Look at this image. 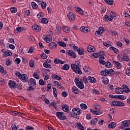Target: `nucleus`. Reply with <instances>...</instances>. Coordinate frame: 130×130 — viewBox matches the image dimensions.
I'll return each mask as SVG.
<instances>
[{
    "instance_id": "obj_32",
    "label": "nucleus",
    "mask_w": 130,
    "mask_h": 130,
    "mask_svg": "<svg viewBox=\"0 0 130 130\" xmlns=\"http://www.w3.org/2000/svg\"><path fill=\"white\" fill-rule=\"evenodd\" d=\"M77 127L79 128V129L80 130H84V129L85 128V127H83V126L82 125V124H81V123L78 122L77 123Z\"/></svg>"
},
{
    "instance_id": "obj_55",
    "label": "nucleus",
    "mask_w": 130,
    "mask_h": 130,
    "mask_svg": "<svg viewBox=\"0 0 130 130\" xmlns=\"http://www.w3.org/2000/svg\"><path fill=\"white\" fill-rule=\"evenodd\" d=\"M10 11L11 13H13V14H15V13H16L17 10L16 8H12L10 9Z\"/></svg>"
},
{
    "instance_id": "obj_7",
    "label": "nucleus",
    "mask_w": 130,
    "mask_h": 130,
    "mask_svg": "<svg viewBox=\"0 0 130 130\" xmlns=\"http://www.w3.org/2000/svg\"><path fill=\"white\" fill-rule=\"evenodd\" d=\"M73 113L76 115H80L82 113V110L80 108H74L72 109Z\"/></svg>"
},
{
    "instance_id": "obj_44",
    "label": "nucleus",
    "mask_w": 130,
    "mask_h": 130,
    "mask_svg": "<svg viewBox=\"0 0 130 130\" xmlns=\"http://www.w3.org/2000/svg\"><path fill=\"white\" fill-rule=\"evenodd\" d=\"M117 98H118V99H120L121 100H124L125 99H126V97L122 95H117Z\"/></svg>"
},
{
    "instance_id": "obj_19",
    "label": "nucleus",
    "mask_w": 130,
    "mask_h": 130,
    "mask_svg": "<svg viewBox=\"0 0 130 130\" xmlns=\"http://www.w3.org/2000/svg\"><path fill=\"white\" fill-rule=\"evenodd\" d=\"M110 74V72H109L108 70H105L104 71H101V74L102 76H108Z\"/></svg>"
},
{
    "instance_id": "obj_9",
    "label": "nucleus",
    "mask_w": 130,
    "mask_h": 130,
    "mask_svg": "<svg viewBox=\"0 0 130 130\" xmlns=\"http://www.w3.org/2000/svg\"><path fill=\"white\" fill-rule=\"evenodd\" d=\"M61 107H62V110H63V111H64V112H69V111H70V107H69V106H68V105L64 104H62L61 105Z\"/></svg>"
},
{
    "instance_id": "obj_45",
    "label": "nucleus",
    "mask_w": 130,
    "mask_h": 130,
    "mask_svg": "<svg viewBox=\"0 0 130 130\" xmlns=\"http://www.w3.org/2000/svg\"><path fill=\"white\" fill-rule=\"evenodd\" d=\"M62 28H63V31H64V32H66V33H69V32H70V28L67 27V26H63Z\"/></svg>"
},
{
    "instance_id": "obj_34",
    "label": "nucleus",
    "mask_w": 130,
    "mask_h": 130,
    "mask_svg": "<svg viewBox=\"0 0 130 130\" xmlns=\"http://www.w3.org/2000/svg\"><path fill=\"white\" fill-rule=\"evenodd\" d=\"M31 7L34 10H37V9L38 8V5H37L35 2H32L31 3Z\"/></svg>"
},
{
    "instance_id": "obj_6",
    "label": "nucleus",
    "mask_w": 130,
    "mask_h": 130,
    "mask_svg": "<svg viewBox=\"0 0 130 130\" xmlns=\"http://www.w3.org/2000/svg\"><path fill=\"white\" fill-rule=\"evenodd\" d=\"M67 17L71 22H74L76 20V16L73 12H70L67 15Z\"/></svg>"
},
{
    "instance_id": "obj_42",
    "label": "nucleus",
    "mask_w": 130,
    "mask_h": 130,
    "mask_svg": "<svg viewBox=\"0 0 130 130\" xmlns=\"http://www.w3.org/2000/svg\"><path fill=\"white\" fill-rule=\"evenodd\" d=\"M83 70L85 73H90V69L88 66H85L83 67Z\"/></svg>"
},
{
    "instance_id": "obj_43",
    "label": "nucleus",
    "mask_w": 130,
    "mask_h": 130,
    "mask_svg": "<svg viewBox=\"0 0 130 130\" xmlns=\"http://www.w3.org/2000/svg\"><path fill=\"white\" fill-rule=\"evenodd\" d=\"M43 66H44V68H46L47 69L48 68L49 69H51V67H50V64H48L47 63V62H45L43 63Z\"/></svg>"
},
{
    "instance_id": "obj_33",
    "label": "nucleus",
    "mask_w": 130,
    "mask_h": 130,
    "mask_svg": "<svg viewBox=\"0 0 130 130\" xmlns=\"http://www.w3.org/2000/svg\"><path fill=\"white\" fill-rule=\"evenodd\" d=\"M58 45L59 46H61L62 47H67V44L64 43V42H57Z\"/></svg>"
},
{
    "instance_id": "obj_56",
    "label": "nucleus",
    "mask_w": 130,
    "mask_h": 130,
    "mask_svg": "<svg viewBox=\"0 0 130 130\" xmlns=\"http://www.w3.org/2000/svg\"><path fill=\"white\" fill-rule=\"evenodd\" d=\"M41 8L43 9H44L45 8H46V3H45L44 2H42L41 3Z\"/></svg>"
},
{
    "instance_id": "obj_62",
    "label": "nucleus",
    "mask_w": 130,
    "mask_h": 130,
    "mask_svg": "<svg viewBox=\"0 0 130 130\" xmlns=\"http://www.w3.org/2000/svg\"><path fill=\"white\" fill-rule=\"evenodd\" d=\"M29 67L30 68H33L34 67V61L32 60H30L29 61Z\"/></svg>"
},
{
    "instance_id": "obj_24",
    "label": "nucleus",
    "mask_w": 130,
    "mask_h": 130,
    "mask_svg": "<svg viewBox=\"0 0 130 130\" xmlns=\"http://www.w3.org/2000/svg\"><path fill=\"white\" fill-rule=\"evenodd\" d=\"M108 126L109 128H114V127L116 126V124L114 122H111V123L108 125Z\"/></svg>"
},
{
    "instance_id": "obj_57",
    "label": "nucleus",
    "mask_w": 130,
    "mask_h": 130,
    "mask_svg": "<svg viewBox=\"0 0 130 130\" xmlns=\"http://www.w3.org/2000/svg\"><path fill=\"white\" fill-rule=\"evenodd\" d=\"M106 64V68H111L112 67V64H111V63H110L109 61H107Z\"/></svg>"
},
{
    "instance_id": "obj_1",
    "label": "nucleus",
    "mask_w": 130,
    "mask_h": 130,
    "mask_svg": "<svg viewBox=\"0 0 130 130\" xmlns=\"http://www.w3.org/2000/svg\"><path fill=\"white\" fill-rule=\"evenodd\" d=\"M71 69H72L73 71L76 73V74H78V75H82L83 72H82V70H81V64H80V61H76L75 64H71Z\"/></svg>"
},
{
    "instance_id": "obj_59",
    "label": "nucleus",
    "mask_w": 130,
    "mask_h": 130,
    "mask_svg": "<svg viewBox=\"0 0 130 130\" xmlns=\"http://www.w3.org/2000/svg\"><path fill=\"white\" fill-rule=\"evenodd\" d=\"M42 58L43 59H46L47 58V55H46L45 53H43L41 55Z\"/></svg>"
},
{
    "instance_id": "obj_36",
    "label": "nucleus",
    "mask_w": 130,
    "mask_h": 130,
    "mask_svg": "<svg viewBox=\"0 0 130 130\" xmlns=\"http://www.w3.org/2000/svg\"><path fill=\"white\" fill-rule=\"evenodd\" d=\"M123 59L124 60V61H130V59L128 58V56H127L126 55L124 54L123 55Z\"/></svg>"
},
{
    "instance_id": "obj_20",
    "label": "nucleus",
    "mask_w": 130,
    "mask_h": 130,
    "mask_svg": "<svg viewBox=\"0 0 130 130\" xmlns=\"http://www.w3.org/2000/svg\"><path fill=\"white\" fill-rule=\"evenodd\" d=\"M80 30L81 32H83V33H88V32H89V30L88 29V28H87V27L85 26L81 27L80 28Z\"/></svg>"
},
{
    "instance_id": "obj_22",
    "label": "nucleus",
    "mask_w": 130,
    "mask_h": 130,
    "mask_svg": "<svg viewBox=\"0 0 130 130\" xmlns=\"http://www.w3.org/2000/svg\"><path fill=\"white\" fill-rule=\"evenodd\" d=\"M113 63H114V64H115V66H116L117 69H118V70H119L121 68V64L116 61H113Z\"/></svg>"
},
{
    "instance_id": "obj_5",
    "label": "nucleus",
    "mask_w": 130,
    "mask_h": 130,
    "mask_svg": "<svg viewBox=\"0 0 130 130\" xmlns=\"http://www.w3.org/2000/svg\"><path fill=\"white\" fill-rule=\"evenodd\" d=\"M122 125L120 127L121 128H124L125 127H128L130 125V120H124L121 122Z\"/></svg>"
},
{
    "instance_id": "obj_10",
    "label": "nucleus",
    "mask_w": 130,
    "mask_h": 130,
    "mask_svg": "<svg viewBox=\"0 0 130 130\" xmlns=\"http://www.w3.org/2000/svg\"><path fill=\"white\" fill-rule=\"evenodd\" d=\"M67 53L69 56L73 57V58H76V57H77V56H76V54L73 51L67 50Z\"/></svg>"
},
{
    "instance_id": "obj_47",
    "label": "nucleus",
    "mask_w": 130,
    "mask_h": 130,
    "mask_svg": "<svg viewBox=\"0 0 130 130\" xmlns=\"http://www.w3.org/2000/svg\"><path fill=\"white\" fill-rule=\"evenodd\" d=\"M53 95L54 97L55 98L57 97V94H56V93H57V90H56V88L54 87L53 88Z\"/></svg>"
},
{
    "instance_id": "obj_14",
    "label": "nucleus",
    "mask_w": 130,
    "mask_h": 130,
    "mask_svg": "<svg viewBox=\"0 0 130 130\" xmlns=\"http://www.w3.org/2000/svg\"><path fill=\"white\" fill-rule=\"evenodd\" d=\"M32 28L36 32H39V31L41 30V28L39 25H36L35 24L32 26Z\"/></svg>"
},
{
    "instance_id": "obj_54",
    "label": "nucleus",
    "mask_w": 130,
    "mask_h": 130,
    "mask_svg": "<svg viewBox=\"0 0 130 130\" xmlns=\"http://www.w3.org/2000/svg\"><path fill=\"white\" fill-rule=\"evenodd\" d=\"M33 76L35 79H37V80H39V79H40L39 75L37 73H34Z\"/></svg>"
},
{
    "instance_id": "obj_25",
    "label": "nucleus",
    "mask_w": 130,
    "mask_h": 130,
    "mask_svg": "<svg viewBox=\"0 0 130 130\" xmlns=\"http://www.w3.org/2000/svg\"><path fill=\"white\" fill-rule=\"evenodd\" d=\"M57 45H56V43L54 42H52L49 44V46L50 48H56V46Z\"/></svg>"
},
{
    "instance_id": "obj_46",
    "label": "nucleus",
    "mask_w": 130,
    "mask_h": 130,
    "mask_svg": "<svg viewBox=\"0 0 130 130\" xmlns=\"http://www.w3.org/2000/svg\"><path fill=\"white\" fill-rule=\"evenodd\" d=\"M41 23H43V24H47V23H48V20L46 18H42Z\"/></svg>"
},
{
    "instance_id": "obj_49",
    "label": "nucleus",
    "mask_w": 130,
    "mask_h": 130,
    "mask_svg": "<svg viewBox=\"0 0 130 130\" xmlns=\"http://www.w3.org/2000/svg\"><path fill=\"white\" fill-rule=\"evenodd\" d=\"M60 26H58L56 27V33L57 34H59V33H60Z\"/></svg>"
},
{
    "instance_id": "obj_48",
    "label": "nucleus",
    "mask_w": 130,
    "mask_h": 130,
    "mask_svg": "<svg viewBox=\"0 0 130 130\" xmlns=\"http://www.w3.org/2000/svg\"><path fill=\"white\" fill-rule=\"evenodd\" d=\"M110 49H111V50H113L115 53H117V52H118V50L114 48V47H110Z\"/></svg>"
},
{
    "instance_id": "obj_38",
    "label": "nucleus",
    "mask_w": 130,
    "mask_h": 130,
    "mask_svg": "<svg viewBox=\"0 0 130 130\" xmlns=\"http://www.w3.org/2000/svg\"><path fill=\"white\" fill-rule=\"evenodd\" d=\"M99 119L98 118H94L90 122V124H96L97 121H99Z\"/></svg>"
},
{
    "instance_id": "obj_40",
    "label": "nucleus",
    "mask_w": 130,
    "mask_h": 130,
    "mask_svg": "<svg viewBox=\"0 0 130 130\" xmlns=\"http://www.w3.org/2000/svg\"><path fill=\"white\" fill-rule=\"evenodd\" d=\"M99 30H100V31L101 32V34L102 33H104V32H105V31H106V29H105V27H101V26L99 28Z\"/></svg>"
},
{
    "instance_id": "obj_61",
    "label": "nucleus",
    "mask_w": 130,
    "mask_h": 130,
    "mask_svg": "<svg viewBox=\"0 0 130 130\" xmlns=\"http://www.w3.org/2000/svg\"><path fill=\"white\" fill-rule=\"evenodd\" d=\"M99 61L100 63H101V64L104 65V64H105V63H106V62L105 60H103L101 59H99Z\"/></svg>"
},
{
    "instance_id": "obj_8",
    "label": "nucleus",
    "mask_w": 130,
    "mask_h": 130,
    "mask_svg": "<svg viewBox=\"0 0 130 130\" xmlns=\"http://www.w3.org/2000/svg\"><path fill=\"white\" fill-rule=\"evenodd\" d=\"M20 80L23 82V83H26L28 80V76L26 74H21V76L19 77Z\"/></svg>"
},
{
    "instance_id": "obj_18",
    "label": "nucleus",
    "mask_w": 130,
    "mask_h": 130,
    "mask_svg": "<svg viewBox=\"0 0 130 130\" xmlns=\"http://www.w3.org/2000/svg\"><path fill=\"white\" fill-rule=\"evenodd\" d=\"M72 91L75 94H79V93H80V91H79V89L76 86L72 87Z\"/></svg>"
},
{
    "instance_id": "obj_26",
    "label": "nucleus",
    "mask_w": 130,
    "mask_h": 130,
    "mask_svg": "<svg viewBox=\"0 0 130 130\" xmlns=\"http://www.w3.org/2000/svg\"><path fill=\"white\" fill-rule=\"evenodd\" d=\"M24 30V28L22 27H17L15 29V32L16 33H20V32L23 31Z\"/></svg>"
},
{
    "instance_id": "obj_2",
    "label": "nucleus",
    "mask_w": 130,
    "mask_h": 130,
    "mask_svg": "<svg viewBox=\"0 0 130 130\" xmlns=\"http://www.w3.org/2000/svg\"><path fill=\"white\" fill-rule=\"evenodd\" d=\"M74 82L78 88L81 89H84V83H83V81H81V80L80 81L79 78H75Z\"/></svg>"
},
{
    "instance_id": "obj_16",
    "label": "nucleus",
    "mask_w": 130,
    "mask_h": 130,
    "mask_svg": "<svg viewBox=\"0 0 130 130\" xmlns=\"http://www.w3.org/2000/svg\"><path fill=\"white\" fill-rule=\"evenodd\" d=\"M28 85L29 86L31 85V84H33L34 86H36V80L34 79V78H30V80L28 82Z\"/></svg>"
},
{
    "instance_id": "obj_60",
    "label": "nucleus",
    "mask_w": 130,
    "mask_h": 130,
    "mask_svg": "<svg viewBox=\"0 0 130 130\" xmlns=\"http://www.w3.org/2000/svg\"><path fill=\"white\" fill-rule=\"evenodd\" d=\"M25 130H34V127L30 126H27L25 127Z\"/></svg>"
},
{
    "instance_id": "obj_39",
    "label": "nucleus",
    "mask_w": 130,
    "mask_h": 130,
    "mask_svg": "<svg viewBox=\"0 0 130 130\" xmlns=\"http://www.w3.org/2000/svg\"><path fill=\"white\" fill-rule=\"evenodd\" d=\"M80 106L81 109L86 110L87 108H88V107L85 104H81Z\"/></svg>"
},
{
    "instance_id": "obj_37",
    "label": "nucleus",
    "mask_w": 130,
    "mask_h": 130,
    "mask_svg": "<svg viewBox=\"0 0 130 130\" xmlns=\"http://www.w3.org/2000/svg\"><path fill=\"white\" fill-rule=\"evenodd\" d=\"M105 2L107 5H110L111 6H112L114 3L113 0H105Z\"/></svg>"
},
{
    "instance_id": "obj_58",
    "label": "nucleus",
    "mask_w": 130,
    "mask_h": 130,
    "mask_svg": "<svg viewBox=\"0 0 130 130\" xmlns=\"http://www.w3.org/2000/svg\"><path fill=\"white\" fill-rule=\"evenodd\" d=\"M13 53H12V52H6L5 53V56H11V55H12Z\"/></svg>"
},
{
    "instance_id": "obj_27",
    "label": "nucleus",
    "mask_w": 130,
    "mask_h": 130,
    "mask_svg": "<svg viewBox=\"0 0 130 130\" xmlns=\"http://www.w3.org/2000/svg\"><path fill=\"white\" fill-rule=\"evenodd\" d=\"M102 79H103V83L105 85H107L108 84V83H109V80H108V78H107V77H103Z\"/></svg>"
},
{
    "instance_id": "obj_29",
    "label": "nucleus",
    "mask_w": 130,
    "mask_h": 130,
    "mask_svg": "<svg viewBox=\"0 0 130 130\" xmlns=\"http://www.w3.org/2000/svg\"><path fill=\"white\" fill-rule=\"evenodd\" d=\"M75 9H76V12L79 13V14H80L81 15H83V10H82V9H81V8L76 7Z\"/></svg>"
},
{
    "instance_id": "obj_35",
    "label": "nucleus",
    "mask_w": 130,
    "mask_h": 130,
    "mask_svg": "<svg viewBox=\"0 0 130 130\" xmlns=\"http://www.w3.org/2000/svg\"><path fill=\"white\" fill-rule=\"evenodd\" d=\"M0 72L2 74H4V75H7V71L5 70V69L4 67H2V66L0 65Z\"/></svg>"
},
{
    "instance_id": "obj_28",
    "label": "nucleus",
    "mask_w": 130,
    "mask_h": 130,
    "mask_svg": "<svg viewBox=\"0 0 130 130\" xmlns=\"http://www.w3.org/2000/svg\"><path fill=\"white\" fill-rule=\"evenodd\" d=\"M61 69L63 70L64 71H68V70H70V65L65 64L63 67H61Z\"/></svg>"
},
{
    "instance_id": "obj_51",
    "label": "nucleus",
    "mask_w": 130,
    "mask_h": 130,
    "mask_svg": "<svg viewBox=\"0 0 130 130\" xmlns=\"http://www.w3.org/2000/svg\"><path fill=\"white\" fill-rule=\"evenodd\" d=\"M44 16V14L42 12H40L38 15L37 17L39 18V19H40V18H43Z\"/></svg>"
},
{
    "instance_id": "obj_3",
    "label": "nucleus",
    "mask_w": 130,
    "mask_h": 130,
    "mask_svg": "<svg viewBox=\"0 0 130 130\" xmlns=\"http://www.w3.org/2000/svg\"><path fill=\"white\" fill-rule=\"evenodd\" d=\"M56 115L60 120H64L67 119V116L63 115V112H57L56 113Z\"/></svg>"
},
{
    "instance_id": "obj_13",
    "label": "nucleus",
    "mask_w": 130,
    "mask_h": 130,
    "mask_svg": "<svg viewBox=\"0 0 130 130\" xmlns=\"http://www.w3.org/2000/svg\"><path fill=\"white\" fill-rule=\"evenodd\" d=\"M9 85L10 88L12 89H15L16 88V82L13 81H10V83H9Z\"/></svg>"
},
{
    "instance_id": "obj_31",
    "label": "nucleus",
    "mask_w": 130,
    "mask_h": 130,
    "mask_svg": "<svg viewBox=\"0 0 130 130\" xmlns=\"http://www.w3.org/2000/svg\"><path fill=\"white\" fill-rule=\"evenodd\" d=\"M52 79L54 80H61V77H59L58 76L56 75V74H53L51 76Z\"/></svg>"
},
{
    "instance_id": "obj_64",
    "label": "nucleus",
    "mask_w": 130,
    "mask_h": 130,
    "mask_svg": "<svg viewBox=\"0 0 130 130\" xmlns=\"http://www.w3.org/2000/svg\"><path fill=\"white\" fill-rule=\"evenodd\" d=\"M11 127H12V129H13V130L18 129V128L17 127V126L15 124L12 125Z\"/></svg>"
},
{
    "instance_id": "obj_53",
    "label": "nucleus",
    "mask_w": 130,
    "mask_h": 130,
    "mask_svg": "<svg viewBox=\"0 0 130 130\" xmlns=\"http://www.w3.org/2000/svg\"><path fill=\"white\" fill-rule=\"evenodd\" d=\"M110 15L112 16V17H113V19H114V20H116V15L112 11L111 12Z\"/></svg>"
},
{
    "instance_id": "obj_50",
    "label": "nucleus",
    "mask_w": 130,
    "mask_h": 130,
    "mask_svg": "<svg viewBox=\"0 0 130 130\" xmlns=\"http://www.w3.org/2000/svg\"><path fill=\"white\" fill-rule=\"evenodd\" d=\"M77 52L78 54H79L80 55H82V54H84V51H83V50H81V49H78Z\"/></svg>"
},
{
    "instance_id": "obj_17",
    "label": "nucleus",
    "mask_w": 130,
    "mask_h": 130,
    "mask_svg": "<svg viewBox=\"0 0 130 130\" xmlns=\"http://www.w3.org/2000/svg\"><path fill=\"white\" fill-rule=\"evenodd\" d=\"M88 52H93L95 50V48L93 46H88L87 48Z\"/></svg>"
},
{
    "instance_id": "obj_52",
    "label": "nucleus",
    "mask_w": 130,
    "mask_h": 130,
    "mask_svg": "<svg viewBox=\"0 0 130 130\" xmlns=\"http://www.w3.org/2000/svg\"><path fill=\"white\" fill-rule=\"evenodd\" d=\"M39 83L40 86H43V85H45L46 84L45 81H43L42 79L40 80Z\"/></svg>"
},
{
    "instance_id": "obj_4",
    "label": "nucleus",
    "mask_w": 130,
    "mask_h": 130,
    "mask_svg": "<svg viewBox=\"0 0 130 130\" xmlns=\"http://www.w3.org/2000/svg\"><path fill=\"white\" fill-rule=\"evenodd\" d=\"M111 105L112 106L121 107V106H124V103L121 102L117 101H114L112 102Z\"/></svg>"
},
{
    "instance_id": "obj_41",
    "label": "nucleus",
    "mask_w": 130,
    "mask_h": 130,
    "mask_svg": "<svg viewBox=\"0 0 130 130\" xmlns=\"http://www.w3.org/2000/svg\"><path fill=\"white\" fill-rule=\"evenodd\" d=\"M92 56H94V58H98L100 56V53H93Z\"/></svg>"
},
{
    "instance_id": "obj_30",
    "label": "nucleus",
    "mask_w": 130,
    "mask_h": 130,
    "mask_svg": "<svg viewBox=\"0 0 130 130\" xmlns=\"http://www.w3.org/2000/svg\"><path fill=\"white\" fill-rule=\"evenodd\" d=\"M82 82H84V84H87V83H89V80H88V77L84 76L82 79L80 80Z\"/></svg>"
},
{
    "instance_id": "obj_23",
    "label": "nucleus",
    "mask_w": 130,
    "mask_h": 130,
    "mask_svg": "<svg viewBox=\"0 0 130 130\" xmlns=\"http://www.w3.org/2000/svg\"><path fill=\"white\" fill-rule=\"evenodd\" d=\"M123 90H124V92H125V93H129L130 92L129 89L126 85H123Z\"/></svg>"
},
{
    "instance_id": "obj_11",
    "label": "nucleus",
    "mask_w": 130,
    "mask_h": 130,
    "mask_svg": "<svg viewBox=\"0 0 130 130\" xmlns=\"http://www.w3.org/2000/svg\"><path fill=\"white\" fill-rule=\"evenodd\" d=\"M115 92L117 94H122L124 92V90L122 88L118 87L115 89Z\"/></svg>"
},
{
    "instance_id": "obj_15",
    "label": "nucleus",
    "mask_w": 130,
    "mask_h": 130,
    "mask_svg": "<svg viewBox=\"0 0 130 130\" xmlns=\"http://www.w3.org/2000/svg\"><path fill=\"white\" fill-rule=\"evenodd\" d=\"M88 81L89 83H96V81L95 78L90 76L88 77Z\"/></svg>"
},
{
    "instance_id": "obj_63",
    "label": "nucleus",
    "mask_w": 130,
    "mask_h": 130,
    "mask_svg": "<svg viewBox=\"0 0 130 130\" xmlns=\"http://www.w3.org/2000/svg\"><path fill=\"white\" fill-rule=\"evenodd\" d=\"M126 74L127 76H130V67L127 69L126 71Z\"/></svg>"
},
{
    "instance_id": "obj_21",
    "label": "nucleus",
    "mask_w": 130,
    "mask_h": 130,
    "mask_svg": "<svg viewBox=\"0 0 130 130\" xmlns=\"http://www.w3.org/2000/svg\"><path fill=\"white\" fill-rule=\"evenodd\" d=\"M54 63H60L61 64H63L64 63V61H62L61 60L57 58H55L54 60Z\"/></svg>"
},
{
    "instance_id": "obj_12",
    "label": "nucleus",
    "mask_w": 130,
    "mask_h": 130,
    "mask_svg": "<svg viewBox=\"0 0 130 130\" xmlns=\"http://www.w3.org/2000/svg\"><path fill=\"white\" fill-rule=\"evenodd\" d=\"M43 39H44V40L47 42V43H49V42H51V41H52V38L51 37H48L47 36H43Z\"/></svg>"
}]
</instances>
